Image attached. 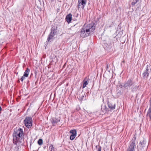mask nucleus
<instances>
[{"label":"nucleus","instance_id":"nucleus-32","mask_svg":"<svg viewBox=\"0 0 151 151\" xmlns=\"http://www.w3.org/2000/svg\"><path fill=\"white\" fill-rule=\"evenodd\" d=\"M97 147H98V146H97V145H96V148H97Z\"/></svg>","mask_w":151,"mask_h":151},{"label":"nucleus","instance_id":"nucleus-3","mask_svg":"<svg viewBox=\"0 0 151 151\" xmlns=\"http://www.w3.org/2000/svg\"><path fill=\"white\" fill-rule=\"evenodd\" d=\"M151 69V66L150 65H147L145 68V69L142 74V79H147L148 78Z\"/></svg>","mask_w":151,"mask_h":151},{"label":"nucleus","instance_id":"nucleus-18","mask_svg":"<svg viewBox=\"0 0 151 151\" xmlns=\"http://www.w3.org/2000/svg\"><path fill=\"white\" fill-rule=\"evenodd\" d=\"M87 27H88V28H95V25L94 23L91 22L88 24Z\"/></svg>","mask_w":151,"mask_h":151},{"label":"nucleus","instance_id":"nucleus-12","mask_svg":"<svg viewBox=\"0 0 151 151\" xmlns=\"http://www.w3.org/2000/svg\"><path fill=\"white\" fill-rule=\"evenodd\" d=\"M138 88V86L137 85H135L134 83L130 88L132 91L133 92H134L136 91Z\"/></svg>","mask_w":151,"mask_h":151},{"label":"nucleus","instance_id":"nucleus-4","mask_svg":"<svg viewBox=\"0 0 151 151\" xmlns=\"http://www.w3.org/2000/svg\"><path fill=\"white\" fill-rule=\"evenodd\" d=\"M57 29H53L49 35L47 39V42H51L53 41L54 37L57 34Z\"/></svg>","mask_w":151,"mask_h":151},{"label":"nucleus","instance_id":"nucleus-2","mask_svg":"<svg viewBox=\"0 0 151 151\" xmlns=\"http://www.w3.org/2000/svg\"><path fill=\"white\" fill-rule=\"evenodd\" d=\"M136 137L135 135L133 137L132 141L130 142L127 151H135L136 147Z\"/></svg>","mask_w":151,"mask_h":151},{"label":"nucleus","instance_id":"nucleus-25","mask_svg":"<svg viewBox=\"0 0 151 151\" xmlns=\"http://www.w3.org/2000/svg\"><path fill=\"white\" fill-rule=\"evenodd\" d=\"M104 109L106 112L108 110V108L106 107V106H105L104 107Z\"/></svg>","mask_w":151,"mask_h":151},{"label":"nucleus","instance_id":"nucleus-8","mask_svg":"<svg viewBox=\"0 0 151 151\" xmlns=\"http://www.w3.org/2000/svg\"><path fill=\"white\" fill-rule=\"evenodd\" d=\"M82 29V30L81 32L80 36L83 38L88 36L90 32V29Z\"/></svg>","mask_w":151,"mask_h":151},{"label":"nucleus","instance_id":"nucleus-1","mask_svg":"<svg viewBox=\"0 0 151 151\" xmlns=\"http://www.w3.org/2000/svg\"><path fill=\"white\" fill-rule=\"evenodd\" d=\"M23 135V129L19 128L18 129L15 130L13 134V143L15 145H19L22 143V137Z\"/></svg>","mask_w":151,"mask_h":151},{"label":"nucleus","instance_id":"nucleus-7","mask_svg":"<svg viewBox=\"0 0 151 151\" xmlns=\"http://www.w3.org/2000/svg\"><path fill=\"white\" fill-rule=\"evenodd\" d=\"M134 83L132 79H129L124 83L123 86L122 85L121 86L123 87L126 89H128L130 88Z\"/></svg>","mask_w":151,"mask_h":151},{"label":"nucleus","instance_id":"nucleus-9","mask_svg":"<svg viewBox=\"0 0 151 151\" xmlns=\"http://www.w3.org/2000/svg\"><path fill=\"white\" fill-rule=\"evenodd\" d=\"M87 1V0H78V8L80 7L79 6H81V4L82 6V9H83L86 4Z\"/></svg>","mask_w":151,"mask_h":151},{"label":"nucleus","instance_id":"nucleus-13","mask_svg":"<svg viewBox=\"0 0 151 151\" xmlns=\"http://www.w3.org/2000/svg\"><path fill=\"white\" fill-rule=\"evenodd\" d=\"M65 19L68 23L70 22L72 20V14L70 13L67 15Z\"/></svg>","mask_w":151,"mask_h":151},{"label":"nucleus","instance_id":"nucleus-10","mask_svg":"<svg viewBox=\"0 0 151 151\" xmlns=\"http://www.w3.org/2000/svg\"><path fill=\"white\" fill-rule=\"evenodd\" d=\"M70 132L71 133L70 136V139L71 140H73L76 137V131L75 129L70 130Z\"/></svg>","mask_w":151,"mask_h":151},{"label":"nucleus","instance_id":"nucleus-11","mask_svg":"<svg viewBox=\"0 0 151 151\" xmlns=\"http://www.w3.org/2000/svg\"><path fill=\"white\" fill-rule=\"evenodd\" d=\"M108 105L111 109L113 110L115 109V104L113 102H108Z\"/></svg>","mask_w":151,"mask_h":151},{"label":"nucleus","instance_id":"nucleus-31","mask_svg":"<svg viewBox=\"0 0 151 151\" xmlns=\"http://www.w3.org/2000/svg\"><path fill=\"white\" fill-rule=\"evenodd\" d=\"M2 110V108L1 106H0V111H1Z\"/></svg>","mask_w":151,"mask_h":151},{"label":"nucleus","instance_id":"nucleus-5","mask_svg":"<svg viewBox=\"0 0 151 151\" xmlns=\"http://www.w3.org/2000/svg\"><path fill=\"white\" fill-rule=\"evenodd\" d=\"M139 146V147H138V151H139V149L142 151H144L146 150L147 148L146 144V141L144 139L140 142Z\"/></svg>","mask_w":151,"mask_h":151},{"label":"nucleus","instance_id":"nucleus-28","mask_svg":"<svg viewBox=\"0 0 151 151\" xmlns=\"http://www.w3.org/2000/svg\"><path fill=\"white\" fill-rule=\"evenodd\" d=\"M111 42L110 43V45L109 46V47L110 48V49H111Z\"/></svg>","mask_w":151,"mask_h":151},{"label":"nucleus","instance_id":"nucleus-24","mask_svg":"<svg viewBox=\"0 0 151 151\" xmlns=\"http://www.w3.org/2000/svg\"><path fill=\"white\" fill-rule=\"evenodd\" d=\"M26 77L25 76H24V75L20 79V80L22 81H23V80H24L25 79V78Z\"/></svg>","mask_w":151,"mask_h":151},{"label":"nucleus","instance_id":"nucleus-17","mask_svg":"<svg viewBox=\"0 0 151 151\" xmlns=\"http://www.w3.org/2000/svg\"><path fill=\"white\" fill-rule=\"evenodd\" d=\"M29 72L30 70L28 68H27L24 72L23 75L24 76L27 77L28 76Z\"/></svg>","mask_w":151,"mask_h":151},{"label":"nucleus","instance_id":"nucleus-21","mask_svg":"<svg viewBox=\"0 0 151 151\" xmlns=\"http://www.w3.org/2000/svg\"><path fill=\"white\" fill-rule=\"evenodd\" d=\"M37 143H38V144L39 145H42L43 143L42 139H39Z\"/></svg>","mask_w":151,"mask_h":151},{"label":"nucleus","instance_id":"nucleus-27","mask_svg":"<svg viewBox=\"0 0 151 151\" xmlns=\"http://www.w3.org/2000/svg\"><path fill=\"white\" fill-rule=\"evenodd\" d=\"M106 70H107L109 68V64H107L106 63Z\"/></svg>","mask_w":151,"mask_h":151},{"label":"nucleus","instance_id":"nucleus-20","mask_svg":"<svg viewBox=\"0 0 151 151\" xmlns=\"http://www.w3.org/2000/svg\"><path fill=\"white\" fill-rule=\"evenodd\" d=\"M83 84L82 88H84L88 84V82L87 81L85 80V79L83 80Z\"/></svg>","mask_w":151,"mask_h":151},{"label":"nucleus","instance_id":"nucleus-22","mask_svg":"<svg viewBox=\"0 0 151 151\" xmlns=\"http://www.w3.org/2000/svg\"><path fill=\"white\" fill-rule=\"evenodd\" d=\"M138 0H133L132 2V6H134L135 4L138 1Z\"/></svg>","mask_w":151,"mask_h":151},{"label":"nucleus","instance_id":"nucleus-16","mask_svg":"<svg viewBox=\"0 0 151 151\" xmlns=\"http://www.w3.org/2000/svg\"><path fill=\"white\" fill-rule=\"evenodd\" d=\"M85 93V92H82L81 93H79V99L82 100L83 99Z\"/></svg>","mask_w":151,"mask_h":151},{"label":"nucleus","instance_id":"nucleus-14","mask_svg":"<svg viewBox=\"0 0 151 151\" xmlns=\"http://www.w3.org/2000/svg\"><path fill=\"white\" fill-rule=\"evenodd\" d=\"M60 122V120L56 118H53L51 121L53 126H55L57 123Z\"/></svg>","mask_w":151,"mask_h":151},{"label":"nucleus","instance_id":"nucleus-15","mask_svg":"<svg viewBox=\"0 0 151 151\" xmlns=\"http://www.w3.org/2000/svg\"><path fill=\"white\" fill-rule=\"evenodd\" d=\"M147 116L149 117L150 119V120H151V107L150 106L149 108L147 113Z\"/></svg>","mask_w":151,"mask_h":151},{"label":"nucleus","instance_id":"nucleus-29","mask_svg":"<svg viewBox=\"0 0 151 151\" xmlns=\"http://www.w3.org/2000/svg\"><path fill=\"white\" fill-rule=\"evenodd\" d=\"M56 0H50L52 2H53V1H56Z\"/></svg>","mask_w":151,"mask_h":151},{"label":"nucleus","instance_id":"nucleus-19","mask_svg":"<svg viewBox=\"0 0 151 151\" xmlns=\"http://www.w3.org/2000/svg\"><path fill=\"white\" fill-rule=\"evenodd\" d=\"M22 145V143H20L19 145H16V146L14 147V151H19V148L20 147V146Z\"/></svg>","mask_w":151,"mask_h":151},{"label":"nucleus","instance_id":"nucleus-26","mask_svg":"<svg viewBox=\"0 0 151 151\" xmlns=\"http://www.w3.org/2000/svg\"><path fill=\"white\" fill-rule=\"evenodd\" d=\"M101 147L100 146H99L98 148V151H101Z\"/></svg>","mask_w":151,"mask_h":151},{"label":"nucleus","instance_id":"nucleus-6","mask_svg":"<svg viewBox=\"0 0 151 151\" xmlns=\"http://www.w3.org/2000/svg\"><path fill=\"white\" fill-rule=\"evenodd\" d=\"M24 122L25 126L28 128H31L32 126V120L31 117H26L24 120Z\"/></svg>","mask_w":151,"mask_h":151},{"label":"nucleus","instance_id":"nucleus-23","mask_svg":"<svg viewBox=\"0 0 151 151\" xmlns=\"http://www.w3.org/2000/svg\"><path fill=\"white\" fill-rule=\"evenodd\" d=\"M49 149L50 150V151H55L54 148L53 146L52 145H50V146L49 147Z\"/></svg>","mask_w":151,"mask_h":151},{"label":"nucleus","instance_id":"nucleus-30","mask_svg":"<svg viewBox=\"0 0 151 151\" xmlns=\"http://www.w3.org/2000/svg\"><path fill=\"white\" fill-rule=\"evenodd\" d=\"M95 29H92L91 31L93 32L94 31Z\"/></svg>","mask_w":151,"mask_h":151}]
</instances>
